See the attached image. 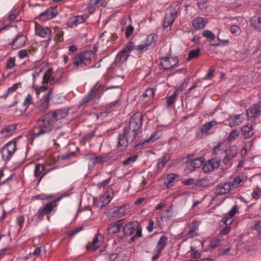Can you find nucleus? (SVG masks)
Instances as JSON below:
<instances>
[{
    "label": "nucleus",
    "mask_w": 261,
    "mask_h": 261,
    "mask_svg": "<svg viewBox=\"0 0 261 261\" xmlns=\"http://www.w3.org/2000/svg\"><path fill=\"white\" fill-rule=\"evenodd\" d=\"M68 111L65 109H59L50 111L37 120V127L33 136L37 138L49 133L54 128L56 122L66 117Z\"/></svg>",
    "instance_id": "f257e3e1"
},
{
    "label": "nucleus",
    "mask_w": 261,
    "mask_h": 261,
    "mask_svg": "<svg viewBox=\"0 0 261 261\" xmlns=\"http://www.w3.org/2000/svg\"><path fill=\"white\" fill-rule=\"evenodd\" d=\"M137 134V131L132 130L125 126L123 133L119 135L117 148L120 151L125 150L128 144L132 143L136 139Z\"/></svg>",
    "instance_id": "f03ea898"
},
{
    "label": "nucleus",
    "mask_w": 261,
    "mask_h": 261,
    "mask_svg": "<svg viewBox=\"0 0 261 261\" xmlns=\"http://www.w3.org/2000/svg\"><path fill=\"white\" fill-rule=\"evenodd\" d=\"M179 4L176 2L170 7L166 14L163 26L166 28L171 27L177 17V13L179 10Z\"/></svg>",
    "instance_id": "7ed1b4c3"
},
{
    "label": "nucleus",
    "mask_w": 261,
    "mask_h": 261,
    "mask_svg": "<svg viewBox=\"0 0 261 261\" xmlns=\"http://www.w3.org/2000/svg\"><path fill=\"white\" fill-rule=\"evenodd\" d=\"M58 201V199H55L45 204L42 208H40L36 214V221L39 222L42 220L44 215L51 214L53 211H55V208L57 206L56 203Z\"/></svg>",
    "instance_id": "20e7f679"
},
{
    "label": "nucleus",
    "mask_w": 261,
    "mask_h": 261,
    "mask_svg": "<svg viewBox=\"0 0 261 261\" xmlns=\"http://www.w3.org/2000/svg\"><path fill=\"white\" fill-rule=\"evenodd\" d=\"M16 150L15 141H10L7 143L2 150V158L5 161H8L12 157Z\"/></svg>",
    "instance_id": "39448f33"
},
{
    "label": "nucleus",
    "mask_w": 261,
    "mask_h": 261,
    "mask_svg": "<svg viewBox=\"0 0 261 261\" xmlns=\"http://www.w3.org/2000/svg\"><path fill=\"white\" fill-rule=\"evenodd\" d=\"M221 160L218 158H214L205 163L202 169L205 172H212L219 166Z\"/></svg>",
    "instance_id": "423d86ee"
},
{
    "label": "nucleus",
    "mask_w": 261,
    "mask_h": 261,
    "mask_svg": "<svg viewBox=\"0 0 261 261\" xmlns=\"http://www.w3.org/2000/svg\"><path fill=\"white\" fill-rule=\"evenodd\" d=\"M35 33L37 35L47 40H50L51 38V31L48 27H43L38 24H36Z\"/></svg>",
    "instance_id": "0eeeda50"
},
{
    "label": "nucleus",
    "mask_w": 261,
    "mask_h": 261,
    "mask_svg": "<svg viewBox=\"0 0 261 261\" xmlns=\"http://www.w3.org/2000/svg\"><path fill=\"white\" fill-rule=\"evenodd\" d=\"M154 35L151 34L147 36L144 43L138 45L136 46V50L146 51L152 48L154 46Z\"/></svg>",
    "instance_id": "6e6552de"
},
{
    "label": "nucleus",
    "mask_w": 261,
    "mask_h": 261,
    "mask_svg": "<svg viewBox=\"0 0 261 261\" xmlns=\"http://www.w3.org/2000/svg\"><path fill=\"white\" fill-rule=\"evenodd\" d=\"M261 114V102H257L250 106L246 111L248 118H255Z\"/></svg>",
    "instance_id": "1a4fd4ad"
},
{
    "label": "nucleus",
    "mask_w": 261,
    "mask_h": 261,
    "mask_svg": "<svg viewBox=\"0 0 261 261\" xmlns=\"http://www.w3.org/2000/svg\"><path fill=\"white\" fill-rule=\"evenodd\" d=\"M141 125V116L139 113L136 114L130 118L129 124L126 127L137 131Z\"/></svg>",
    "instance_id": "9d476101"
},
{
    "label": "nucleus",
    "mask_w": 261,
    "mask_h": 261,
    "mask_svg": "<svg viewBox=\"0 0 261 261\" xmlns=\"http://www.w3.org/2000/svg\"><path fill=\"white\" fill-rule=\"evenodd\" d=\"M52 92V89H50L44 100L42 101L36 108V111L37 114H40L47 110L49 106L50 95Z\"/></svg>",
    "instance_id": "9b49d317"
},
{
    "label": "nucleus",
    "mask_w": 261,
    "mask_h": 261,
    "mask_svg": "<svg viewBox=\"0 0 261 261\" xmlns=\"http://www.w3.org/2000/svg\"><path fill=\"white\" fill-rule=\"evenodd\" d=\"M232 190L228 182H224L217 185L214 189L215 193L217 195L226 194Z\"/></svg>",
    "instance_id": "f8f14e48"
},
{
    "label": "nucleus",
    "mask_w": 261,
    "mask_h": 261,
    "mask_svg": "<svg viewBox=\"0 0 261 261\" xmlns=\"http://www.w3.org/2000/svg\"><path fill=\"white\" fill-rule=\"evenodd\" d=\"M244 120V116L242 114L230 116L227 119L228 125L230 127H236L240 125Z\"/></svg>",
    "instance_id": "ddd939ff"
},
{
    "label": "nucleus",
    "mask_w": 261,
    "mask_h": 261,
    "mask_svg": "<svg viewBox=\"0 0 261 261\" xmlns=\"http://www.w3.org/2000/svg\"><path fill=\"white\" fill-rule=\"evenodd\" d=\"M161 64L165 69H169L178 62L177 57H165L162 59Z\"/></svg>",
    "instance_id": "4468645a"
},
{
    "label": "nucleus",
    "mask_w": 261,
    "mask_h": 261,
    "mask_svg": "<svg viewBox=\"0 0 261 261\" xmlns=\"http://www.w3.org/2000/svg\"><path fill=\"white\" fill-rule=\"evenodd\" d=\"M26 42V37L22 35H17L10 43L12 48L17 49L24 46Z\"/></svg>",
    "instance_id": "2eb2a0df"
},
{
    "label": "nucleus",
    "mask_w": 261,
    "mask_h": 261,
    "mask_svg": "<svg viewBox=\"0 0 261 261\" xmlns=\"http://www.w3.org/2000/svg\"><path fill=\"white\" fill-rule=\"evenodd\" d=\"M247 176L245 174H242L234 177L232 181H229L232 189L233 190L241 186L242 184H243L247 180Z\"/></svg>",
    "instance_id": "dca6fc26"
},
{
    "label": "nucleus",
    "mask_w": 261,
    "mask_h": 261,
    "mask_svg": "<svg viewBox=\"0 0 261 261\" xmlns=\"http://www.w3.org/2000/svg\"><path fill=\"white\" fill-rule=\"evenodd\" d=\"M139 223L137 221H132L126 224L123 229L126 236H131L135 233L136 230L138 229Z\"/></svg>",
    "instance_id": "f3484780"
},
{
    "label": "nucleus",
    "mask_w": 261,
    "mask_h": 261,
    "mask_svg": "<svg viewBox=\"0 0 261 261\" xmlns=\"http://www.w3.org/2000/svg\"><path fill=\"white\" fill-rule=\"evenodd\" d=\"M204 161L203 157L196 158L190 162H188L187 165V169L192 171L201 167Z\"/></svg>",
    "instance_id": "a211bd4d"
},
{
    "label": "nucleus",
    "mask_w": 261,
    "mask_h": 261,
    "mask_svg": "<svg viewBox=\"0 0 261 261\" xmlns=\"http://www.w3.org/2000/svg\"><path fill=\"white\" fill-rule=\"evenodd\" d=\"M238 207L234 205L231 210L225 214V217L222 219V222L224 224L230 225L233 222V217L238 212Z\"/></svg>",
    "instance_id": "6ab92c4d"
},
{
    "label": "nucleus",
    "mask_w": 261,
    "mask_h": 261,
    "mask_svg": "<svg viewBox=\"0 0 261 261\" xmlns=\"http://www.w3.org/2000/svg\"><path fill=\"white\" fill-rule=\"evenodd\" d=\"M103 240V236L101 234H98L91 243L87 244V249L91 251L95 250L101 245Z\"/></svg>",
    "instance_id": "aec40b11"
},
{
    "label": "nucleus",
    "mask_w": 261,
    "mask_h": 261,
    "mask_svg": "<svg viewBox=\"0 0 261 261\" xmlns=\"http://www.w3.org/2000/svg\"><path fill=\"white\" fill-rule=\"evenodd\" d=\"M109 160V157L106 155H101L98 156H94L93 157L89 159V162L91 163V165H89V168L92 166L93 168L94 166L101 165L106 162Z\"/></svg>",
    "instance_id": "412c9836"
},
{
    "label": "nucleus",
    "mask_w": 261,
    "mask_h": 261,
    "mask_svg": "<svg viewBox=\"0 0 261 261\" xmlns=\"http://www.w3.org/2000/svg\"><path fill=\"white\" fill-rule=\"evenodd\" d=\"M88 17V15L86 14L75 16L70 18L69 23L71 27H75L84 23Z\"/></svg>",
    "instance_id": "4be33fe9"
},
{
    "label": "nucleus",
    "mask_w": 261,
    "mask_h": 261,
    "mask_svg": "<svg viewBox=\"0 0 261 261\" xmlns=\"http://www.w3.org/2000/svg\"><path fill=\"white\" fill-rule=\"evenodd\" d=\"M238 154V150L235 146H232L229 149L225 151V156L223 159V162L226 164L228 162L234 158Z\"/></svg>",
    "instance_id": "5701e85b"
},
{
    "label": "nucleus",
    "mask_w": 261,
    "mask_h": 261,
    "mask_svg": "<svg viewBox=\"0 0 261 261\" xmlns=\"http://www.w3.org/2000/svg\"><path fill=\"white\" fill-rule=\"evenodd\" d=\"M57 15L56 9L55 8H49L46 10L41 13L39 17L43 20H49Z\"/></svg>",
    "instance_id": "b1692460"
},
{
    "label": "nucleus",
    "mask_w": 261,
    "mask_h": 261,
    "mask_svg": "<svg viewBox=\"0 0 261 261\" xmlns=\"http://www.w3.org/2000/svg\"><path fill=\"white\" fill-rule=\"evenodd\" d=\"M124 219H120L118 220L115 224H111L109 225L108 228V231L110 233H116L120 231L122 227Z\"/></svg>",
    "instance_id": "393cba45"
},
{
    "label": "nucleus",
    "mask_w": 261,
    "mask_h": 261,
    "mask_svg": "<svg viewBox=\"0 0 261 261\" xmlns=\"http://www.w3.org/2000/svg\"><path fill=\"white\" fill-rule=\"evenodd\" d=\"M207 23V19L203 17H198L192 21V26L196 30L202 29Z\"/></svg>",
    "instance_id": "a878e982"
},
{
    "label": "nucleus",
    "mask_w": 261,
    "mask_h": 261,
    "mask_svg": "<svg viewBox=\"0 0 261 261\" xmlns=\"http://www.w3.org/2000/svg\"><path fill=\"white\" fill-rule=\"evenodd\" d=\"M112 72L114 76L123 79L125 76V72L123 67L119 64L114 65L112 68Z\"/></svg>",
    "instance_id": "bb28decb"
},
{
    "label": "nucleus",
    "mask_w": 261,
    "mask_h": 261,
    "mask_svg": "<svg viewBox=\"0 0 261 261\" xmlns=\"http://www.w3.org/2000/svg\"><path fill=\"white\" fill-rule=\"evenodd\" d=\"M126 213V209L124 205L115 207L112 210V216L113 217H121Z\"/></svg>",
    "instance_id": "cd10ccee"
},
{
    "label": "nucleus",
    "mask_w": 261,
    "mask_h": 261,
    "mask_svg": "<svg viewBox=\"0 0 261 261\" xmlns=\"http://www.w3.org/2000/svg\"><path fill=\"white\" fill-rule=\"evenodd\" d=\"M251 25L255 30L261 31V14L253 17L251 20Z\"/></svg>",
    "instance_id": "c85d7f7f"
},
{
    "label": "nucleus",
    "mask_w": 261,
    "mask_h": 261,
    "mask_svg": "<svg viewBox=\"0 0 261 261\" xmlns=\"http://www.w3.org/2000/svg\"><path fill=\"white\" fill-rule=\"evenodd\" d=\"M167 240L168 239L167 237L165 236H161L156 246L155 252H158V254H160L162 251V249L166 244Z\"/></svg>",
    "instance_id": "c756f323"
},
{
    "label": "nucleus",
    "mask_w": 261,
    "mask_h": 261,
    "mask_svg": "<svg viewBox=\"0 0 261 261\" xmlns=\"http://www.w3.org/2000/svg\"><path fill=\"white\" fill-rule=\"evenodd\" d=\"M106 0H89L87 4V8L95 9L105 4Z\"/></svg>",
    "instance_id": "7c9ffc66"
},
{
    "label": "nucleus",
    "mask_w": 261,
    "mask_h": 261,
    "mask_svg": "<svg viewBox=\"0 0 261 261\" xmlns=\"http://www.w3.org/2000/svg\"><path fill=\"white\" fill-rule=\"evenodd\" d=\"M95 92L94 91L91 90L90 92L88 93L87 95L85 96L84 98L80 102L79 107H81L82 106H84L85 105H86L89 101H90L94 97H95Z\"/></svg>",
    "instance_id": "2f4dec72"
},
{
    "label": "nucleus",
    "mask_w": 261,
    "mask_h": 261,
    "mask_svg": "<svg viewBox=\"0 0 261 261\" xmlns=\"http://www.w3.org/2000/svg\"><path fill=\"white\" fill-rule=\"evenodd\" d=\"M53 70L48 69L44 74L42 83L43 84L50 83L51 84L54 83V77L52 76Z\"/></svg>",
    "instance_id": "473e14b6"
},
{
    "label": "nucleus",
    "mask_w": 261,
    "mask_h": 261,
    "mask_svg": "<svg viewBox=\"0 0 261 261\" xmlns=\"http://www.w3.org/2000/svg\"><path fill=\"white\" fill-rule=\"evenodd\" d=\"M117 258V254H102L100 255L97 261H115Z\"/></svg>",
    "instance_id": "72a5a7b5"
},
{
    "label": "nucleus",
    "mask_w": 261,
    "mask_h": 261,
    "mask_svg": "<svg viewBox=\"0 0 261 261\" xmlns=\"http://www.w3.org/2000/svg\"><path fill=\"white\" fill-rule=\"evenodd\" d=\"M16 128V125L15 124L9 125L3 128L1 133L3 134L5 136H8L11 134L12 132L14 131Z\"/></svg>",
    "instance_id": "f704fd0d"
},
{
    "label": "nucleus",
    "mask_w": 261,
    "mask_h": 261,
    "mask_svg": "<svg viewBox=\"0 0 261 261\" xmlns=\"http://www.w3.org/2000/svg\"><path fill=\"white\" fill-rule=\"evenodd\" d=\"M218 124V122L215 120H213L208 123L203 124L201 128L202 133H207V132L212 127H215Z\"/></svg>",
    "instance_id": "c9c22d12"
},
{
    "label": "nucleus",
    "mask_w": 261,
    "mask_h": 261,
    "mask_svg": "<svg viewBox=\"0 0 261 261\" xmlns=\"http://www.w3.org/2000/svg\"><path fill=\"white\" fill-rule=\"evenodd\" d=\"M84 63L86 65V62H90L92 58L94 57L93 52L91 51H86L80 54Z\"/></svg>",
    "instance_id": "e433bc0d"
},
{
    "label": "nucleus",
    "mask_w": 261,
    "mask_h": 261,
    "mask_svg": "<svg viewBox=\"0 0 261 261\" xmlns=\"http://www.w3.org/2000/svg\"><path fill=\"white\" fill-rule=\"evenodd\" d=\"M241 131L242 132L243 136L246 138L250 137L253 134L252 126L247 125L242 126Z\"/></svg>",
    "instance_id": "4c0bfd02"
},
{
    "label": "nucleus",
    "mask_w": 261,
    "mask_h": 261,
    "mask_svg": "<svg viewBox=\"0 0 261 261\" xmlns=\"http://www.w3.org/2000/svg\"><path fill=\"white\" fill-rule=\"evenodd\" d=\"M137 158L138 155H131L122 162V165L124 167L131 165L137 160Z\"/></svg>",
    "instance_id": "58836bf2"
},
{
    "label": "nucleus",
    "mask_w": 261,
    "mask_h": 261,
    "mask_svg": "<svg viewBox=\"0 0 261 261\" xmlns=\"http://www.w3.org/2000/svg\"><path fill=\"white\" fill-rule=\"evenodd\" d=\"M196 222L195 221L192 222V228L187 234V237L188 238H192L197 235V230H198V228L196 226Z\"/></svg>",
    "instance_id": "ea45409f"
},
{
    "label": "nucleus",
    "mask_w": 261,
    "mask_h": 261,
    "mask_svg": "<svg viewBox=\"0 0 261 261\" xmlns=\"http://www.w3.org/2000/svg\"><path fill=\"white\" fill-rule=\"evenodd\" d=\"M224 150V144L222 143H218L216 146H215L213 148V153L216 155L221 154L223 153Z\"/></svg>",
    "instance_id": "a19ab883"
},
{
    "label": "nucleus",
    "mask_w": 261,
    "mask_h": 261,
    "mask_svg": "<svg viewBox=\"0 0 261 261\" xmlns=\"http://www.w3.org/2000/svg\"><path fill=\"white\" fill-rule=\"evenodd\" d=\"M128 56L129 54L126 53L125 51L124 52V51L122 49L118 54L116 57V59L120 62H123L127 60Z\"/></svg>",
    "instance_id": "79ce46f5"
},
{
    "label": "nucleus",
    "mask_w": 261,
    "mask_h": 261,
    "mask_svg": "<svg viewBox=\"0 0 261 261\" xmlns=\"http://www.w3.org/2000/svg\"><path fill=\"white\" fill-rule=\"evenodd\" d=\"M200 51V50L199 48L191 50L189 53L187 60L190 61L192 59L198 57L199 55Z\"/></svg>",
    "instance_id": "37998d69"
},
{
    "label": "nucleus",
    "mask_w": 261,
    "mask_h": 261,
    "mask_svg": "<svg viewBox=\"0 0 261 261\" xmlns=\"http://www.w3.org/2000/svg\"><path fill=\"white\" fill-rule=\"evenodd\" d=\"M178 176L175 174H170L167 175L166 180L165 181L167 186H169Z\"/></svg>",
    "instance_id": "c03bdc74"
},
{
    "label": "nucleus",
    "mask_w": 261,
    "mask_h": 261,
    "mask_svg": "<svg viewBox=\"0 0 261 261\" xmlns=\"http://www.w3.org/2000/svg\"><path fill=\"white\" fill-rule=\"evenodd\" d=\"M239 131L238 129H235L232 130L231 131L229 136L227 138L228 141L231 142L233 140H234L239 136Z\"/></svg>",
    "instance_id": "a18cd8bd"
},
{
    "label": "nucleus",
    "mask_w": 261,
    "mask_h": 261,
    "mask_svg": "<svg viewBox=\"0 0 261 261\" xmlns=\"http://www.w3.org/2000/svg\"><path fill=\"white\" fill-rule=\"evenodd\" d=\"M136 46L134 44V43L132 42H129L126 44L125 47L123 49V50L125 51L126 53L128 54V53L130 52L134 49H136Z\"/></svg>",
    "instance_id": "49530a36"
},
{
    "label": "nucleus",
    "mask_w": 261,
    "mask_h": 261,
    "mask_svg": "<svg viewBox=\"0 0 261 261\" xmlns=\"http://www.w3.org/2000/svg\"><path fill=\"white\" fill-rule=\"evenodd\" d=\"M44 166L40 164H37L35 167L34 174L36 177L39 176L42 172L44 170Z\"/></svg>",
    "instance_id": "de8ad7c7"
},
{
    "label": "nucleus",
    "mask_w": 261,
    "mask_h": 261,
    "mask_svg": "<svg viewBox=\"0 0 261 261\" xmlns=\"http://www.w3.org/2000/svg\"><path fill=\"white\" fill-rule=\"evenodd\" d=\"M44 67L42 65H39L38 67H36L34 69V71L33 73V79H36L38 77L40 74L43 70Z\"/></svg>",
    "instance_id": "09e8293b"
},
{
    "label": "nucleus",
    "mask_w": 261,
    "mask_h": 261,
    "mask_svg": "<svg viewBox=\"0 0 261 261\" xmlns=\"http://www.w3.org/2000/svg\"><path fill=\"white\" fill-rule=\"evenodd\" d=\"M253 141H252V140H250L249 141L246 142L245 143V146L242 149L241 153L242 154H243L244 151L245 152V151H247L249 150L253 146Z\"/></svg>",
    "instance_id": "8fccbe9b"
},
{
    "label": "nucleus",
    "mask_w": 261,
    "mask_h": 261,
    "mask_svg": "<svg viewBox=\"0 0 261 261\" xmlns=\"http://www.w3.org/2000/svg\"><path fill=\"white\" fill-rule=\"evenodd\" d=\"M202 35L207 38L211 39L212 40H214L215 38V36L214 33L210 30H205L202 33Z\"/></svg>",
    "instance_id": "3c124183"
},
{
    "label": "nucleus",
    "mask_w": 261,
    "mask_h": 261,
    "mask_svg": "<svg viewBox=\"0 0 261 261\" xmlns=\"http://www.w3.org/2000/svg\"><path fill=\"white\" fill-rule=\"evenodd\" d=\"M176 97V94L175 93H173L172 95L166 98L167 107H170L173 104Z\"/></svg>",
    "instance_id": "603ef678"
},
{
    "label": "nucleus",
    "mask_w": 261,
    "mask_h": 261,
    "mask_svg": "<svg viewBox=\"0 0 261 261\" xmlns=\"http://www.w3.org/2000/svg\"><path fill=\"white\" fill-rule=\"evenodd\" d=\"M17 14V10L16 8H13L11 10L10 13L8 17V19L10 21L14 20L16 18Z\"/></svg>",
    "instance_id": "864d4df0"
},
{
    "label": "nucleus",
    "mask_w": 261,
    "mask_h": 261,
    "mask_svg": "<svg viewBox=\"0 0 261 261\" xmlns=\"http://www.w3.org/2000/svg\"><path fill=\"white\" fill-rule=\"evenodd\" d=\"M73 64L76 66H79L80 64H84L80 55L75 56L73 58Z\"/></svg>",
    "instance_id": "5fc2aeb1"
},
{
    "label": "nucleus",
    "mask_w": 261,
    "mask_h": 261,
    "mask_svg": "<svg viewBox=\"0 0 261 261\" xmlns=\"http://www.w3.org/2000/svg\"><path fill=\"white\" fill-rule=\"evenodd\" d=\"M111 180V177H109L108 178V179H106V180H104L101 182H99L97 184V187L99 188V189H101L102 188H104L106 186H108L109 183L110 182Z\"/></svg>",
    "instance_id": "6e6d98bb"
},
{
    "label": "nucleus",
    "mask_w": 261,
    "mask_h": 261,
    "mask_svg": "<svg viewBox=\"0 0 261 261\" xmlns=\"http://www.w3.org/2000/svg\"><path fill=\"white\" fill-rule=\"evenodd\" d=\"M112 198L108 193H105L101 198V201L102 203L107 204L109 203L112 200Z\"/></svg>",
    "instance_id": "4d7b16f0"
},
{
    "label": "nucleus",
    "mask_w": 261,
    "mask_h": 261,
    "mask_svg": "<svg viewBox=\"0 0 261 261\" xmlns=\"http://www.w3.org/2000/svg\"><path fill=\"white\" fill-rule=\"evenodd\" d=\"M15 65V60L14 58H9L7 62L6 68L7 69H11Z\"/></svg>",
    "instance_id": "13d9d810"
},
{
    "label": "nucleus",
    "mask_w": 261,
    "mask_h": 261,
    "mask_svg": "<svg viewBox=\"0 0 261 261\" xmlns=\"http://www.w3.org/2000/svg\"><path fill=\"white\" fill-rule=\"evenodd\" d=\"M154 95V91L152 89H148L144 92L142 95L143 97H149L151 98Z\"/></svg>",
    "instance_id": "bf43d9fd"
},
{
    "label": "nucleus",
    "mask_w": 261,
    "mask_h": 261,
    "mask_svg": "<svg viewBox=\"0 0 261 261\" xmlns=\"http://www.w3.org/2000/svg\"><path fill=\"white\" fill-rule=\"evenodd\" d=\"M215 71V68L214 67H211L210 69L208 70V72H207V74L204 78V80H211L214 76V72Z\"/></svg>",
    "instance_id": "052dcab7"
},
{
    "label": "nucleus",
    "mask_w": 261,
    "mask_h": 261,
    "mask_svg": "<svg viewBox=\"0 0 261 261\" xmlns=\"http://www.w3.org/2000/svg\"><path fill=\"white\" fill-rule=\"evenodd\" d=\"M32 96L30 94H28L23 102V105L26 107H28L29 105H31V103L32 102Z\"/></svg>",
    "instance_id": "680f3d73"
},
{
    "label": "nucleus",
    "mask_w": 261,
    "mask_h": 261,
    "mask_svg": "<svg viewBox=\"0 0 261 261\" xmlns=\"http://www.w3.org/2000/svg\"><path fill=\"white\" fill-rule=\"evenodd\" d=\"M21 84L20 83H17L14 84L12 87L8 89V94H11L15 91L18 88L21 87Z\"/></svg>",
    "instance_id": "e2e57ef3"
},
{
    "label": "nucleus",
    "mask_w": 261,
    "mask_h": 261,
    "mask_svg": "<svg viewBox=\"0 0 261 261\" xmlns=\"http://www.w3.org/2000/svg\"><path fill=\"white\" fill-rule=\"evenodd\" d=\"M253 228L257 231L261 232V220H254Z\"/></svg>",
    "instance_id": "0e129e2a"
},
{
    "label": "nucleus",
    "mask_w": 261,
    "mask_h": 261,
    "mask_svg": "<svg viewBox=\"0 0 261 261\" xmlns=\"http://www.w3.org/2000/svg\"><path fill=\"white\" fill-rule=\"evenodd\" d=\"M230 31L232 34H239L240 32V28L237 25H232L230 27Z\"/></svg>",
    "instance_id": "69168bd1"
},
{
    "label": "nucleus",
    "mask_w": 261,
    "mask_h": 261,
    "mask_svg": "<svg viewBox=\"0 0 261 261\" xmlns=\"http://www.w3.org/2000/svg\"><path fill=\"white\" fill-rule=\"evenodd\" d=\"M55 30L56 33L57 39L59 41L62 40V37L63 35V32L58 28H55Z\"/></svg>",
    "instance_id": "338daca9"
},
{
    "label": "nucleus",
    "mask_w": 261,
    "mask_h": 261,
    "mask_svg": "<svg viewBox=\"0 0 261 261\" xmlns=\"http://www.w3.org/2000/svg\"><path fill=\"white\" fill-rule=\"evenodd\" d=\"M28 51L25 49H22L18 51V56L20 59H24L28 57Z\"/></svg>",
    "instance_id": "774afa93"
}]
</instances>
